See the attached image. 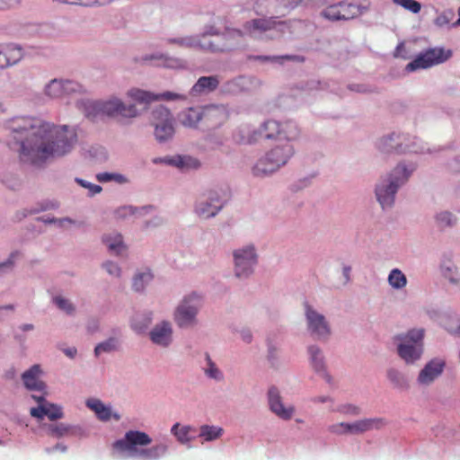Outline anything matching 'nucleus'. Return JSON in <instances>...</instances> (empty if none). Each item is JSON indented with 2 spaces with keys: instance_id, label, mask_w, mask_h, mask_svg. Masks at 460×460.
<instances>
[{
  "instance_id": "40",
  "label": "nucleus",
  "mask_w": 460,
  "mask_h": 460,
  "mask_svg": "<svg viewBox=\"0 0 460 460\" xmlns=\"http://www.w3.org/2000/svg\"><path fill=\"white\" fill-rule=\"evenodd\" d=\"M393 2L413 13H418L421 9V4L415 0H393Z\"/></svg>"
},
{
  "instance_id": "63",
  "label": "nucleus",
  "mask_w": 460,
  "mask_h": 460,
  "mask_svg": "<svg viewBox=\"0 0 460 460\" xmlns=\"http://www.w3.org/2000/svg\"><path fill=\"white\" fill-rule=\"evenodd\" d=\"M343 271H344V275H345V277L348 279V278H349V271H350V268H349V267H345V268L343 269Z\"/></svg>"
},
{
  "instance_id": "45",
  "label": "nucleus",
  "mask_w": 460,
  "mask_h": 460,
  "mask_svg": "<svg viewBox=\"0 0 460 460\" xmlns=\"http://www.w3.org/2000/svg\"><path fill=\"white\" fill-rule=\"evenodd\" d=\"M347 427L346 422L335 423L328 427V431L335 435H344L348 434Z\"/></svg>"
},
{
  "instance_id": "30",
  "label": "nucleus",
  "mask_w": 460,
  "mask_h": 460,
  "mask_svg": "<svg viewBox=\"0 0 460 460\" xmlns=\"http://www.w3.org/2000/svg\"><path fill=\"white\" fill-rule=\"evenodd\" d=\"M311 357V362L314 369L321 374L327 383L331 384V376L325 372L324 362L320 349L315 346L308 349Z\"/></svg>"
},
{
  "instance_id": "6",
  "label": "nucleus",
  "mask_w": 460,
  "mask_h": 460,
  "mask_svg": "<svg viewBox=\"0 0 460 460\" xmlns=\"http://www.w3.org/2000/svg\"><path fill=\"white\" fill-rule=\"evenodd\" d=\"M293 155V146L290 144L278 146L271 149L267 155L260 159L252 168L253 174L262 176L278 170L284 165Z\"/></svg>"
},
{
  "instance_id": "27",
  "label": "nucleus",
  "mask_w": 460,
  "mask_h": 460,
  "mask_svg": "<svg viewBox=\"0 0 460 460\" xmlns=\"http://www.w3.org/2000/svg\"><path fill=\"white\" fill-rule=\"evenodd\" d=\"M402 139H405L403 136L392 134L386 137H383L379 141L378 147L382 152L392 153V152H403Z\"/></svg>"
},
{
  "instance_id": "56",
  "label": "nucleus",
  "mask_w": 460,
  "mask_h": 460,
  "mask_svg": "<svg viewBox=\"0 0 460 460\" xmlns=\"http://www.w3.org/2000/svg\"><path fill=\"white\" fill-rule=\"evenodd\" d=\"M19 2L20 0H0V8H3L4 6H11Z\"/></svg>"
},
{
  "instance_id": "21",
  "label": "nucleus",
  "mask_w": 460,
  "mask_h": 460,
  "mask_svg": "<svg viewBox=\"0 0 460 460\" xmlns=\"http://www.w3.org/2000/svg\"><path fill=\"white\" fill-rule=\"evenodd\" d=\"M208 199L209 201H201L196 208L197 214L202 218H209L216 216L223 207L219 196L215 192H210Z\"/></svg>"
},
{
  "instance_id": "41",
  "label": "nucleus",
  "mask_w": 460,
  "mask_h": 460,
  "mask_svg": "<svg viewBox=\"0 0 460 460\" xmlns=\"http://www.w3.org/2000/svg\"><path fill=\"white\" fill-rule=\"evenodd\" d=\"M117 346H118L117 341L115 339H110L104 342L98 344L95 347V349H94L95 355L98 356L102 352H109L113 349H116Z\"/></svg>"
},
{
  "instance_id": "38",
  "label": "nucleus",
  "mask_w": 460,
  "mask_h": 460,
  "mask_svg": "<svg viewBox=\"0 0 460 460\" xmlns=\"http://www.w3.org/2000/svg\"><path fill=\"white\" fill-rule=\"evenodd\" d=\"M153 279V275L147 271L141 274H137L133 280V288L136 291H140L145 287V282H149Z\"/></svg>"
},
{
  "instance_id": "4",
  "label": "nucleus",
  "mask_w": 460,
  "mask_h": 460,
  "mask_svg": "<svg viewBox=\"0 0 460 460\" xmlns=\"http://www.w3.org/2000/svg\"><path fill=\"white\" fill-rule=\"evenodd\" d=\"M410 172L406 167L399 164L393 170L387 180L376 186V199L383 208L394 204L398 187L407 181Z\"/></svg>"
},
{
  "instance_id": "10",
  "label": "nucleus",
  "mask_w": 460,
  "mask_h": 460,
  "mask_svg": "<svg viewBox=\"0 0 460 460\" xmlns=\"http://www.w3.org/2000/svg\"><path fill=\"white\" fill-rule=\"evenodd\" d=\"M152 124L155 127V136L159 142H164L174 134L173 118L164 106H159L152 112Z\"/></svg>"
},
{
  "instance_id": "48",
  "label": "nucleus",
  "mask_w": 460,
  "mask_h": 460,
  "mask_svg": "<svg viewBox=\"0 0 460 460\" xmlns=\"http://www.w3.org/2000/svg\"><path fill=\"white\" fill-rule=\"evenodd\" d=\"M163 66L169 68H180L183 66V64L180 59L165 58L163 59Z\"/></svg>"
},
{
  "instance_id": "46",
  "label": "nucleus",
  "mask_w": 460,
  "mask_h": 460,
  "mask_svg": "<svg viewBox=\"0 0 460 460\" xmlns=\"http://www.w3.org/2000/svg\"><path fill=\"white\" fill-rule=\"evenodd\" d=\"M388 378L397 386H402L404 385V378L401 375L400 372H398L395 369H390L387 372Z\"/></svg>"
},
{
  "instance_id": "59",
  "label": "nucleus",
  "mask_w": 460,
  "mask_h": 460,
  "mask_svg": "<svg viewBox=\"0 0 460 460\" xmlns=\"http://www.w3.org/2000/svg\"><path fill=\"white\" fill-rule=\"evenodd\" d=\"M65 352L68 357L73 358L76 354V349H68Z\"/></svg>"
},
{
  "instance_id": "52",
  "label": "nucleus",
  "mask_w": 460,
  "mask_h": 460,
  "mask_svg": "<svg viewBox=\"0 0 460 460\" xmlns=\"http://www.w3.org/2000/svg\"><path fill=\"white\" fill-rule=\"evenodd\" d=\"M50 430H51V434L53 436L59 438V437L64 436L68 431V429L66 427H65L64 425H56V426H52L50 428Z\"/></svg>"
},
{
  "instance_id": "51",
  "label": "nucleus",
  "mask_w": 460,
  "mask_h": 460,
  "mask_svg": "<svg viewBox=\"0 0 460 460\" xmlns=\"http://www.w3.org/2000/svg\"><path fill=\"white\" fill-rule=\"evenodd\" d=\"M103 267L110 275L119 276L120 269L116 263L107 261L103 264Z\"/></svg>"
},
{
  "instance_id": "9",
  "label": "nucleus",
  "mask_w": 460,
  "mask_h": 460,
  "mask_svg": "<svg viewBox=\"0 0 460 460\" xmlns=\"http://www.w3.org/2000/svg\"><path fill=\"white\" fill-rule=\"evenodd\" d=\"M452 56L450 49L444 48H431L418 55L406 66L408 71L426 69L433 66L444 63Z\"/></svg>"
},
{
  "instance_id": "23",
  "label": "nucleus",
  "mask_w": 460,
  "mask_h": 460,
  "mask_svg": "<svg viewBox=\"0 0 460 460\" xmlns=\"http://www.w3.org/2000/svg\"><path fill=\"white\" fill-rule=\"evenodd\" d=\"M40 365H33L22 374V378L27 389L40 392L45 390L46 385L40 379Z\"/></svg>"
},
{
  "instance_id": "57",
  "label": "nucleus",
  "mask_w": 460,
  "mask_h": 460,
  "mask_svg": "<svg viewBox=\"0 0 460 460\" xmlns=\"http://www.w3.org/2000/svg\"><path fill=\"white\" fill-rule=\"evenodd\" d=\"M259 133L254 131L252 136L247 137L246 143L251 144L252 142L257 141ZM243 142H245V139H243Z\"/></svg>"
},
{
  "instance_id": "53",
  "label": "nucleus",
  "mask_w": 460,
  "mask_h": 460,
  "mask_svg": "<svg viewBox=\"0 0 460 460\" xmlns=\"http://www.w3.org/2000/svg\"><path fill=\"white\" fill-rule=\"evenodd\" d=\"M16 252H13L11 253V255L9 256V258L4 261V262H0V269H3V268H6V269H11L13 268V266L14 265V259L16 257Z\"/></svg>"
},
{
  "instance_id": "13",
  "label": "nucleus",
  "mask_w": 460,
  "mask_h": 460,
  "mask_svg": "<svg viewBox=\"0 0 460 460\" xmlns=\"http://www.w3.org/2000/svg\"><path fill=\"white\" fill-rule=\"evenodd\" d=\"M81 92H83V86L71 80L53 79L45 88L46 94L51 98H61Z\"/></svg>"
},
{
  "instance_id": "33",
  "label": "nucleus",
  "mask_w": 460,
  "mask_h": 460,
  "mask_svg": "<svg viewBox=\"0 0 460 460\" xmlns=\"http://www.w3.org/2000/svg\"><path fill=\"white\" fill-rule=\"evenodd\" d=\"M223 434V429L217 426L202 425L200 427L199 438L206 441H212L220 438Z\"/></svg>"
},
{
  "instance_id": "32",
  "label": "nucleus",
  "mask_w": 460,
  "mask_h": 460,
  "mask_svg": "<svg viewBox=\"0 0 460 460\" xmlns=\"http://www.w3.org/2000/svg\"><path fill=\"white\" fill-rule=\"evenodd\" d=\"M102 240L108 246L109 250L117 255L121 254L126 250V246L122 242V236L120 234L104 235Z\"/></svg>"
},
{
  "instance_id": "1",
  "label": "nucleus",
  "mask_w": 460,
  "mask_h": 460,
  "mask_svg": "<svg viewBox=\"0 0 460 460\" xmlns=\"http://www.w3.org/2000/svg\"><path fill=\"white\" fill-rule=\"evenodd\" d=\"M8 128L13 138L21 142L20 159L37 165L49 158L65 155L77 141L73 128L31 117L14 118L10 120Z\"/></svg>"
},
{
  "instance_id": "39",
  "label": "nucleus",
  "mask_w": 460,
  "mask_h": 460,
  "mask_svg": "<svg viewBox=\"0 0 460 460\" xmlns=\"http://www.w3.org/2000/svg\"><path fill=\"white\" fill-rule=\"evenodd\" d=\"M455 13L453 10H447L438 14L434 20L435 25L438 27H444L448 25L453 20Z\"/></svg>"
},
{
  "instance_id": "7",
  "label": "nucleus",
  "mask_w": 460,
  "mask_h": 460,
  "mask_svg": "<svg viewBox=\"0 0 460 460\" xmlns=\"http://www.w3.org/2000/svg\"><path fill=\"white\" fill-rule=\"evenodd\" d=\"M259 135H263L267 139H279L288 142L298 139L300 129L293 120L279 121L268 119L261 126Z\"/></svg>"
},
{
  "instance_id": "5",
  "label": "nucleus",
  "mask_w": 460,
  "mask_h": 460,
  "mask_svg": "<svg viewBox=\"0 0 460 460\" xmlns=\"http://www.w3.org/2000/svg\"><path fill=\"white\" fill-rule=\"evenodd\" d=\"M288 26V22L279 21L278 17H263L253 19L243 25V31L236 29L227 30L223 35V39L230 40L232 39H241L244 34L263 33L269 31H283V28Z\"/></svg>"
},
{
  "instance_id": "35",
  "label": "nucleus",
  "mask_w": 460,
  "mask_h": 460,
  "mask_svg": "<svg viewBox=\"0 0 460 460\" xmlns=\"http://www.w3.org/2000/svg\"><path fill=\"white\" fill-rule=\"evenodd\" d=\"M255 59L261 61H277L282 63L283 60L304 62L305 58L297 55H284V56H257Z\"/></svg>"
},
{
  "instance_id": "26",
  "label": "nucleus",
  "mask_w": 460,
  "mask_h": 460,
  "mask_svg": "<svg viewBox=\"0 0 460 460\" xmlns=\"http://www.w3.org/2000/svg\"><path fill=\"white\" fill-rule=\"evenodd\" d=\"M180 122L189 128H194L203 119V108H188L182 111L179 116Z\"/></svg>"
},
{
  "instance_id": "20",
  "label": "nucleus",
  "mask_w": 460,
  "mask_h": 460,
  "mask_svg": "<svg viewBox=\"0 0 460 460\" xmlns=\"http://www.w3.org/2000/svg\"><path fill=\"white\" fill-rule=\"evenodd\" d=\"M270 410L283 420H289L293 416L294 408L285 407L281 402L279 392L276 387L270 388L268 392Z\"/></svg>"
},
{
  "instance_id": "3",
  "label": "nucleus",
  "mask_w": 460,
  "mask_h": 460,
  "mask_svg": "<svg viewBox=\"0 0 460 460\" xmlns=\"http://www.w3.org/2000/svg\"><path fill=\"white\" fill-rule=\"evenodd\" d=\"M85 115L91 119L102 115L134 118L137 111L135 105H126L119 99L113 98L106 102H88L85 104Z\"/></svg>"
},
{
  "instance_id": "25",
  "label": "nucleus",
  "mask_w": 460,
  "mask_h": 460,
  "mask_svg": "<svg viewBox=\"0 0 460 460\" xmlns=\"http://www.w3.org/2000/svg\"><path fill=\"white\" fill-rule=\"evenodd\" d=\"M86 405L89 409L93 411L97 418L101 420L107 421L113 417L116 420L120 419L117 413H112L110 407L104 405L102 401L95 398H91L86 401Z\"/></svg>"
},
{
  "instance_id": "37",
  "label": "nucleus",
  "mask_w": 460,
  "mask_h": 460,
  "mask_svg": "<svg viewBox=\"0 0 460 460\" xmlns=\"http://www.w3.org/2000/svg\"><path fill=\"white\" fill-rule=\"evenodd\" d=\"M202 47L211 51H225L231 49L234 47V44L231 42L227 44H219V42L212 41L204 36Z\"/></svg>"
},
{
  "instance_id": "60",
  "label": "nucleus",
  "mask_w": 460,
  "mask_h": 460,
  "mask_svg": "<svg viewBox=\"0 0 460 460\" xmlns=\"http://www.w3.org/2000/svg\"><path fill=\"white\" fill-rule=\"evenodd\" d=\"M314 401L316 402H325L329 401V397L319 396V397L314 398Z\"/></svg>"
},
{
  "instance_id": "55",
  "label": "nucleus",
  "mask_w": 460,
  "mask_h": 460,
  "mask_svg": "<svg viewBox=\"0 0 460 460\" xmlns=\"http://www.w3.org/2000/svg\"><path fill=\"white\" fill-rule=\"evenodd\" d=\"M117 213L120 217H124L127 214H133L134 210L132 207H122L117 210Z\"/></svg>"
},
{
  "instance_id": "15",
  "label": "nucleus",
  "mask_w": 460,
  "mask_h": 460,
  "mask_svg": "<svg viewBox=\"0 0 460 460\" xmlns=\"http://www.w3.org/2000/svg\"><path fill=\"white\" fill-rule=\"evenodd\" d=\"M24 56L22 48L14 43L0 44V70L18 64Z\"/></svg>"
},
{
  "instance_id": "47",
  "label": "nucleus",
  "mask_w": 460,
  "mask_h": 460,
  "mask_svg": "<svg viewBox=\"0 0 460 460\" xmlns=\"http://www.w3.org/2000/svg\"><path fill=\"white\" fill-rule=\"evenodd\" d=\"M207 358L208 361V368L206 370L207 375L215 379L220 378V371L216 367L215 364L210 360L208 356H207Z\"/></svg>"
},
{
  "instance_id": "49",
  "label": "nucleus",
  "mask_w": 460,
  "mask_h": 460,
  "mask_svg": "<svg viewBox=\"0 0 460 460\" xmlns=\"http://www.w3.org/2000/svg\"><path fill=\"white\" fill-rule=\"evenodd\" d=\"M76 181L83 187L89 189L91 194H97L102 191V187L96 184L87 183L82 179H76Z\"/></svg>"
},
{
  "instance_id": "42",
  "label": "nucleus",
  "mask_w": 460,
  "mask_h": 460,
  "mask_svg": "<svg viewBox=\"0 0 460 460\" xmlns=\"http://www.w3.org/2000/svg\"><path fill=\"white\" fill-rule=\"evenodd\" d=\"M53 300L59 309L65 311L66 314H72L75 312V307L69 300L65 299L61 296H56Z\"/></svg>"
},
{
  "instance_id": "22",
  "label": "nucleus",
  "mask_w": 460,
  "mask_h": 460,
  "mask_svg": "<svg viewBox=\"0 0 460 460\" xmlns=\"http://www.w3.org/2000/svg\"><path fill=\"white\" fill-rule=\"evenodd\" d=\"M445 363L442 360L433 359L420 371L418 381L422 385L433 382L443 371Z\"/></svg>"
},
{
  "instance_id": "50",
  "label": "nucleus",
  "mask_w": 460,
  "mask_h": 460,
  "mask_svg": "<svg viewBox=\"0 0 460 460\" xmlns=\"http://www.w3.org/2000/svg\"><path fill=\"white\" fill-rule=\"evenodd\" d=\"M242 78H235L231 81H228L226 84V91L228 93H236L239 89Z\"/></svg>"
},
{
  "instance_id": "62",
  "label": "nucleus",
  "mask_w": 460,
  "mask_h": 460,
  "mask_svg": "<svg viewBox=\"0 0 460 460\" xmlns=\"http://www.w3.org/2000/svg\"><path fill=\"white\" fill-rule=\"evenodd\" d=\"M22 329L23 331L32 330V329H33V325H31V324H24V325L22 327Z\"/></svg>"
},
{
  "instance_id": "16",
  "label": "nucleus",
  "mask_w": 460,
  "mask_h": 460,
  "mask_svg": "<svg viewBox=\"0 0 460 460\" xmlns=\"http://www.w3.org/2000/svg\"><path fill=\"white\" fill-rule=\"evenodd\" d=\"M357 8L352 4L339 3L327 6L322 16L331 21L349 20L356 15Z\"/></svg>"
},
{
  "instance_id": "28",
  "label": "nucleus",
  "mask_w": 460,
  "mask_h": 460,
  "mask_svg": "<svg viewBox=\"0 0 460 460\" xmlns=\"http://www.w3.org/2000/svg\"><path fill=\"white\" fill-rule=\"evenodd\" d=\"M380 424H382L380 419H365L348 423L347 430L348 434H361L374 428H378Z\"/></svg>"
},
{
  "instance_id": "2",
  "label": "nucleus",
  "mask_w": 460,
  "mask_h": 460,
  "mask_svg": "<svg viewBox=\"0 0 460 460\" xmlns=\"http://www.w3.org/2000/svg\"><path fill=\"white\" fill-rule=\"evenodd\" d=\"M152 438L148 434L138 430H129L126 432L122 439L113 443V447L119 451H128L132 456H140L148 459H157L167 451L164 444L155 445L148 449L138 450L137 447L148 446Z\"/></svg>"
},
{
  "instance_id": "18",
  "label": "nucleus",
  "mask_w": 460,
  "mask_h": 460,
  "mask_svg": "<svg viewBox=\"0 0 460 460\" xmlns=\"http://www.w3.org/2000/svg\"><path fill=\"white\" fill-rule=\"evenodd\" d=\"M128 96L132 100L139 102V103H149L153 101L158 100L159 98L172 101L177 99H184L185 97L179 93H174L172 92H165L162 93L160 96L155 95L150 92H146L141 89L133 88L128 92Z\"/></svg>"
},
{
  "instance_id": "61",
  "label": "nucleus",
  "mask_w": 460,
  "mask_h": 460,
  "mask_svg": "<svg viewBox=\"0 0 460 460\" xmlns=\"http://www.w3.org/2000/svg\"><path fill=\"white\" fill-rule=\"evenodd\" d=\"M55 449L65 452L66 450V447L61 444H58L56 445Z\"/></svg>"
},
{
  "instance_id": "64",
  "label": "nucleus",
  "mask_w": 460,
  "mask_h": 460,
  "mask_svg": "<svg viewBox=\"0 0 460 460\" xmlns=\"http://www.w3.org/2000/svg\"><path fill=\"white\" fill-rule=\"evenodd\" d=\"M458 15H459L458 20L452 24V26H454V27L460 26V7H459V10H458Z\"/></svg>"
},
{
  "instance_id": "54",
  "label": "nucleus",
  "mask_w": 460,
  "mask_h": 460,
  "mask_svg": "<svg viewBox=\"0 0 460 460\" xmlns=\"http://www.w3.org/2000/svg\"><path fill=\"white\" fill-rule=\"evenodd\" d=\"M344 413H349L353 415H358L359 413V409L356 406L348 405L344 406L341 410Z\"/></svg>"
},
{
  "instance_id": "31",
  "label": "nucleus",
  "mask_w": 460,
  "mask_h": 460,
  "mask_svg": "<svg viewBox=\"0 0 460 460\" xmlns=\"http://www.w3.org/2000/svg\"><path fill=\"white\" fill-rule=\"evenodd\" d=\"M171 432L174 435L177 440L181 444H186L191 441L195 436L196 429L189 425L181 426L180 423H175L172 429Z\"/></svg>"
},
{
  "instance_id": "43",
  "label": "nucleus",
  "mask_w": 460,
  "mask_h": 460,
  "mask_svg": "<svg viewBox=\"0 0 460 460\" xmlns=\"http://www.w3.org/2000/svg\"><path fill=\"white\" fill-rule=\"evenodd\" d=\"M97 180L101 182H107L111 180H114L118 182H123L125 181L124 177L120 174H113L109 172H102L98 173L96 176Z\"/></svg>"
},
{
  "instance_id": "34",
  "label": "nucleus",
  "mask_w": 460,
  "mask_h": 460,
  "mask_svg": "<svg viewBox=\"0 0 460 460\" xmlns=\"http://www.w3.org/2000/svg\"><path fill=\"white\" fill-rule=\"evenodd\" d=\"M388 282L394 288L400 289L406 286L407 279L400 270L394 269L388 276Z\"/></svg>"
},
{
  "instance_id": "14",
  "label": "nucleus",
  "mask_w": 460,
  "mask_h": 460,
  "mask_svg": "<svg viewBox=\"0 0 460 460\" xmlns=\"http://www.w3.org/2000/svg\"><path fill=\"white\" fill-rule=\"evenodd\" d=\"M31 397L39 403L38 407L31 408L30 411L32 417L41 420L47 416L50 420H56L63 417L61 407L48 402L43 395H32Z\"/></svg>"
},
{
  "instance_id": "19",
  "label": "nucleus",
  "mask_w": 460,
  "mask_h": 460,
  "mask_svg": "<svg viewBox=\"0 0 460 460\" xmlns=\"http://www.w3.org/2000/svg\"><path fill=\"white\" fill-rule=\"evenodd\" d=\"M228 119V112L225 106L211 105L203 108L202 121L208 128L222 125Z\"/></svg>"
},
{
  "instance_id": "58",
  "label": "nucleus",
  "mask_w": 460,
  "mask_h": 460,
  "mask_svg": "<svg viewBox=\"0 0 460 460\" xmlns=\"http://www.w3.org/2000/svg\"><path fill=\"white\" fill-rule=\"evenodd\" d=\"M242 338L245 342H250L252 341V334L250 332H243Z\"/></svg>"
},
{
  "instance_id": "29",
  "label": "nucleus",
  "mask_w": 460,
  "mask_h": 460,
  "mask_svg": "<svg viewBox=\"0 0 460 460\" xmlns=\"http://www.w3.org/2000/svg\"><path fill=\"white\" fill-rule=\"evenodd\" d=\"M219 80L217 76H201L191 88L192 94L212 92L217 88Z\"/></svg>"
},
{
  "instance_id": "44",
  "label": "nucleus",
  "mask_w": 460,
  "mask_h": 460,
  "mask_svg": "<svg viewBox=\"0 0 460 460\" xmlns=\"http://www.w3.org/2000/svg\"><path fill=\"white\" fill-rule=\"evenodd\" d=\"M437 221L441 227L452 226L454 218L451 213L442 212L437 216Z\"/></svg>"
},
{
  "instance_id": "17",
  "label": "nucleus",
  "mask_w": 460,
  "mask_h": 460,
  "mask_svg": "<svg viewBox=\"0 0 460 460\" xmlns=\"http://www.w3.org/2000/svg\"><path fill=\"white\" fill-rule=\"evenodd\" d=\"M305 315L308 323V329L318 338H323L330 333L329 326L323 315L306 305Z\"/></svg>"
},
{
  "instance_id": "24",
  "label": "nucleus",
  "mask_w": 460,
  "mask_h": 460,
  "mask_svg": "<svg viewBox=\"0 0 460 460\" xmlns=\"http://www.w3.org/2000/svg\"><path fill=\"white\" fill-rule=\"evenodd\" d=\"M172 328L168 322L156 325L150 332L151 341L160 346L166 347L172 341Z\"/></svg>"
},
{
  "instance_id": "8",
  "label": "nucleus",
  "mask_w": 460,
  "mask_h": 460,
  "mask_svg": "<svg viewBox=\"0 0 460 460\" xmlns=\"http://www.w3.org/2000/svg\"><path fill=\"white\" fill-rule=\"evenodd\" d=\"M422 329L411 330L404 336L397 337L400 340L398 354L406 363H412L420 358L422 353Z\"/></svg>"
},
{
  "instance_id": "11",
  "label": "nucleus",
  "mask_w": 460,
  "mask_h": 460,
  "mask_svg": "<svg viewBox=\"0 0 460 460\" xmlns=\"http://www.w3.org/2000/svg\"><path fill=\"white\" fill-rule=\"evenodd\" d=\"M200 305V298L195 294L185 297L174 314L177 324L181 328L192 325Z\"/></svg>"
},
{
  "instance_id": "12",
  "label": "nucleus",
  "mask_w": 460,
  "mask_h": 460,
  "mask_svg": "<svg viewBox=\"0 0 460 460\" xmlns=\"http://www.w3.org/2000/svg\"><path fill=\"white\" fill-rule=\"evenodd\" d=\"M234 257L236 277H247L252 273V268L257 262V257L252 246L236 250L234 252Z\"/></svg>"
},
{
  "instance_id": "36",
  "label": "nucleus",
  "mask_w": 460,
  "mask_h": 460,
  "mask_svg": "<svg viewBox=\"0 0 460 460\" xmlns=\"http://www.w3.org/2000/svg\"><path fill=\"white\" fill-rule=\"evenodd\" d=\"M170 164H173L179 168L184 167H198L199 162L196 159H193L189 156H177L174 158H171L168 160Z\"/></svg>"
}]
</instances>
